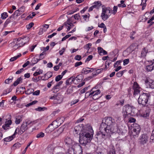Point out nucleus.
I'll return each mask as SVG.
<instances>
[{"instance_id":"nucleus-1","label":"nucleus","mask_w":154,"mask_h":154,"mask_svg":"<svg viewBox=\"0 0 154 154\" xmlns=\"http://www.w3.org/2000/svg\"><path fill=\"white\" fill-rule=\"evenodd\" d=\"M97 135H102V137L105 136H110L113 133H120L121 131L118 128L116 124L114 119L111 117H105L103 120Z\"/></svg>"},{"instance_id":"nucleus-2","label":"nucleus","mask_w":154,"mask_h":154,"mask_svg":"<svg viewBox=\"0 0 154 154\" xmlns=\"http://www.w3.org/2000/svg\"><path fill=\"white\" fill-rule=\"evenodd\" d=\"M93 135V131L91 127L89 125L86 126L83 131L79 134L80 144L87 148L89 147Z\"/></svg>"},{"instance_id":"nucleus-3","label":"nucleus","mask_w":154,"mask_h":154,"mask_svg":"<svg viewBox=\"0 0 154 154\" xmlns=\"http://www.w3.org/2000/svg\"><path fill=\"white\" fill-rule=\"evenodd\" d=\"M149 94L148 93H143L140 95L138 99V102L139 104L142 105L143 106H147Z\"/></svg>"},{"instance_id":"nucleus-4","label":"nucleus","mask_w":154,"mask_h":154,"mask_svg":"<svg viewBox=\"0 0 154 154\" xmlns=\"http://www.w3.org/2000/svg\"><path fill=\"white\" fill-rule=\"evenodd\" d=\"M132 112V107L128 105L123 106L122 109V113L124 118H128L131 115Z\"/></svg>"},{"instance_id":"nucleus-5","label":"nucleus","mask_w":154,"mask_h":154,"mask_svg":"<svg viewBox=\"0 0 154 154\" xmlns=\"http://www.w3.org/2000/svg\"><path fill=\"white\" fill-rule=\"evenodd\" d=\"M32 122L30 121L23 122L20 127V128H17L15 131L19 134H21L26 131L28 128V125L30 124Z\"/></svg>"},{"instance_id":"nucleus-6","label":"nucleus","mask_w":154,"mask_h":154,"mask_svg":"<svg viewBox=\"0 0 154 154\" xmlns=\"http://www.w3.org/2000/svg\"><path fill=\"white\" fill-rule=\"evenodd\" d=\"M131 129L132 135L136 136L138 135L140 131V128L138 124L135 123L132 126Z\"/></svg>"},{"instance_id":"nucleus-7","label":"nucleus","mask_w":154,"mask_h":154,"mask_svg":"<svg viewBox=\"0 0 154 154\" xmlns=\"http://www.w3.org/2000/svg\"><path fill=\"white\" fill-rule=\"evenodd\" d=\"M65 143L68 145L70 148H74L75 146L76 145V143L72 140L70 137H67L65 139Z\"/></svg>"},{"instance_id":"nucleus-8","label":"nucleus","mask_w":154,"mask_h":154,"mask_svg":"<svg viewBox=\"0 0 154 154\" xmlns=\"http://www.w3.org/2000/svg\"><path fill=\"white\" fill-rule=\"evenodd\" d=\"M50 98L51 99H54L55 103H60L63 100L62 96L60 94L51 97Z\"/></svg>"},{"instance_id":"nucleus-9","label":"nucleus","mask_w":154,"mask_h":154,"mask_svg":"<svg viewBox=\"0 0 154 154\" xmlns=\"http://www.w3.org/2000/svg\"><path fill=\"white\" fill-rule=\"evenodd\" d=\"M88 125H89L87 124L84 126V125H83L82 124H80L78 125H77L75 127L74 129L75 133L78 134L79 132L80 131H81L80 133H81L83 131L85 126Z\"/></svg>"},{"instance_id":"nucleus-10","label":"nucleus","mask_w":154,"mask_h":154,"mask_svg":"<svg viewBox=\"0 0 154 154\" xmlns=\"http://www.w3.org/2000/svg\"><path fill=\"white\" fill-rule=\"evenodd\" d=\"M133 87L134 89V97L140 93V91L139 89L140 88L136 82L134 83Z\"/></svg>"},{"instance_id":"nucleus-11","label":"nucleus","mask_w":154,"mask_h":154,"mask_svg":"<svg viewBox=\"0 0 154 154\" xmlns=\"http://www.w3.org/2000/svg\"><path fill=\"white\" fill-rule=\"evenodd\" d=\"M63 129L64 128L63 127H60L59 128L57 131H55L53 134V137H58L63 132Z\"/></svg>"},{"instance_id":"nucleus-12","label":"nucleus","mask_w":154,"mask_h":154,"mask_svg":"<svg viewBox=\"0 0 154 154\" xmlns=\"http://www.w3.org/2000/svg\"><path fill=\"white\" fill-rule=\"evenodd\" d=\"M147 136L145 134H142L140 139V142L141 144L143 145L147 141Z\"/></svg>"},{"instance_id":"nucleus-13","label":"nucleus","mask_w":154,"mask_h":154,"mask_svg":"<svg viewBox=\"0 0 154 154\" xmlns=\"http://www.w3.org/2000/svg\"><path fill=\"white\" fill-rule=\"evenodd\" d=\"M12 123V121L11 120L6 119V121L5 124L2 126V128L4 130H7L10 127V125Z\"/></svg>"},{"instance_id":"nucleus-14","label":"nucleus","mask_w":154,"mask_h":154,"mask_svg":"<svg viewBox=\"0 0 154 154\" xmlns=\"http://www.w3.org/2000/svg\"><path fill=\"white\" fill-rule=\"evenodd\" d=\"M152 81L150 79H146L145 81V83L147 87L152 89L154 88V85Z\"/></svg>"},{"instance_id":"nucleus-15","label":"nucleus","mask_w":154,"mask_h":154,"mask_svg":"<svg viewBox=\"0 0 154 154\" xmlns=\"http://www.w3.org/2000/svg\"><path fill=\"white\" fill-rule=\"evenodd\" d=\"M29 38L28 37H25L23 38H19L17 39V41H20L22 42L21 44L23 45H25L27 42H28L29 40Z\"/></svg>"},{"instance_id":"nucleus-16","label":"nucleus","mask_w":154,"mask_h":154,"mask_svg":"<svg viewBox=\"0 0 154 154\" xmlns=\"http://www.w3.org/2000/svg\"><path fill=\"white\" fill-rule=\"evenodd\" d=\"M95 89L94 88H92L91 91V93L90 94H89L88 95V96H89L91 95H94V96H97L99 94H100V91L99 90H95Z\"/></svg>"},{"instance_id":"nucleus-17","label":"nucleus","mask_w":154,"mask_h":154,"mask_svg":"<svg viewBox=\"0 0 154 154\" xmlns=\"http://www.w3.org/2000/svg\"><path fill=\"white\" fill-rule=\"evenodd\" d=\"M20 12H19L18 10L15 11L14 14L10 17L9 18L10 19H12V20H13V19L16 18L17 16H20L22 14Z\"/></svg>"},{"instance_id":"nucleus-18","label":"nucleus","mask_w":154,"mask_h":154,"mask_svg":"<svg viewBox=\"0 0 154 154\" xmlns=\"http://www.w3.org/2000/svg\"><path fill=\"white\" fill-rule=\"evenodd\" d=\"M97 50L98 53L100 55H103L107 54V52L100 47H98L97 48Z\"/></svg>"},{"instance_id":"nucleus-19","label":"nucleus","mask_w":154,"mask_h":154,"mask_svg":"<svg viewBox=\"0 0 154 154\" xmlns=\"http://www.w3.org/2000/svg\"><path fill=\"white\" fill-rule=\"evenodd\" d=\"M55 128H55L51 123L46 128L45 130L48 133H50L54 131Z\"/></svg>"},{"instance_id":"nucleus-20","label":"nucleus","mask_w":154,"mask_h":154,"mask_svg":"<svg viewBox=\"0 0 154 154\" xmlns=\"http://www.w3.org/2000/svg\"><path fill=\"white\" fill-rule=\"evenodd\" d=\"M110 16V15L107 14L106 13H105V11H102L101 17L102 20L105 21L108 19Z\"/></svg>"},{"instance_id":"nucleus-21","label":"nucleus","mask_w":154,"mask_h":154,"mask_svg":"<svg viewBox=\"0 0 154 154\" xmlns=\"http://www.w3.org/2000/svg\"><path fill=\"white\" fill-rule=\"evenodd\" d=\"M17 133V132H16V131H15L14 134L11 136L8 137H6L4 139V140L5 141L9 142L12 140L15 137V135Z\"/></svg>"},{"instance_id":"nucleus-22","label":"nucleus","mask_w":154,"mask_h":154,"mask_svg":"<svg viewBox=\"0 0 154 154\" xmlns=\"http://www.w3.org/2000/svg\"><path fill=\"white\" fill-rule=\"evenodd\" d=\"M72 82H74V79L73 76L69 78L67 80L66 83V85H69L72 84Z\"/></svg>"},{"instance_id":"nucleus-23","label":"nucleus","mask_w":154,"mask_h":154,"mask_svg":"<svg viewBox=\"0 0 154 154\" xmlns=\"http://www.w3.org/2000/svg\"><path fill=\"white\" fill-rule=\"evenodd\" d=\"M66 154H78L73 148H69L68 150V152Z\"/></svg>"},{"instance_id":"nucleus-24","label":"nucleus","mask_w":154,"mask_h":154,"mask_svg":"<svg viewBox=\"0 0 154 154\" xmlns=\"http://www.w3.org/2000/svg\"><path fill=\"white\" fill-rule=\"evenodd\" d=\"M23 117V116H17L16 118V120L15 121V123L16 124H19L20 123L21 121H22L21 119Z\"/></svg>"},{"instance_id":"nucleus-25","label":"nucleus","mask_w":154,"mask_h":154,"mask_svg":"<svg viewBox=\"0 0 154 154\" xmlns=\"http://www.w3.org/2000/svg\"><path fill=\"white\" fill-rule=\"evenodd\" d=\"M154 65H153V63L150 65H148L146 66V70L147 71H152L153 69Z\"/></svg>"},{"instance_id":"nucleus-26","label":"nucleus","mask_w":154,"mask_h":154,"mask_svg":"<svg viewBox=\"0 0 154 154\" xmlns=\"http://www.w3.org/2000/svg\"><path fill=\"white\" fill-rule=\"evenodd\" d=\"M88 69H91L90 70H87L86 69L83 68L82 70V73L85 74H87L89 72H92L94 70V68H87Z\"/></svg>"},{"instance_id":"nucleus-27","label":"nucleus","mask_w":154,"mask_h":154,"mask_svg":"<svg viewBox=\"0 0 154 154\" xmlns=\"http://www.w3.org/2000/svg\"><path fill=\"white\" fill-rule=\"evenodd\" d=\"M22 79L21 78V77L18 78L15 81L13 84V85L16 86L17 85L19 84L20 83V82H22Z\"/></svg>"},{"instance_id":"nucleus-28","label":"nucleus","mask_w":154,"mask_h":154,"mask_svg":"<svg viewBox=\"0 0 154 154\" xmlns=\"http://www.w3.org/2000/svg\"><path fill=\"white\" fill-rule=\"evenodd\" d=\"M63 117L58 118L57 119V122L58 126H60L63 122Z\"/></svg>"},{"instance_id":"nucleus-29","label":"nucleus","mask_w":154,"mask_h":154,"mask_svg":"<svg viewBox=\"0 0 154 154\" xmlns=\"http://www.w3.org/2000/svg\"><path fill=\"white\" fill-rule=\"evenodd\" d=\"M148 52L147 50H146L145 48H144L142 51L141 53V57H143L146 56V54Z\"/></svg>"},{"instance_id":"nucleus-30","label":"nucleus","mask_w":154,"mask_h":154,"mask_svg":"<svg viewBox=\"0 0 154 154\" xmlns=\"http://www.w3.org/2000/svg\"><path fill=\"white\" fill-rule=\"evenodd\" d=\"M138 46L136 44H133L131 45L130 47L131 49L132 50V51H133L136 50V48H137V47Z\"/></svg>"},{"instance_id":"nucleus-31","label":"nucleus","mask_w":154,"mask_h":154,"mask_svg":"<svg viewBox=\"0 0 154 154\" xmlns=\"http://www.w3.org/2000/svg\"><path fill=\"white\" fill-rule=\"evenodd\" d=\"M103 68H101L97 69L96 70L95 72L92 73L93 76H94V75H96L97 74H98L99 73L101 72L103 70Z\"/></svg>"},{"instance_id":"nucleus-32","label":"nucleus","mask_w":154,"mask_h":154,"mask_svg":"<svg viewBox=\"0 0 154 154\" xmlns=\"http://www.w3.org/2000/svg\"><path fill=\"white\" fill-rule=\"evenodd\" d=\"M105 11V13H106V12L107 11L109 12V13H110L111 12V9L109 7H107V8L105 7H103L102 8V11Z\"/></svg>"},{"instance_id":"nucleus-33","label":"nucleus","mask_w":154,"mask_h":154,"mask_svg":"<svg viewBox=\"0 0 154 154\" xmlns=\"http://www.w3.org/2000/svg\"><path fill=\"white\" fill-rule=\"evenodd\" d=\"M23 45H22V44L21 43H19L18 44H17L14 45V49L15 50L23 46Z\"/></svg>"},{"instance_id":"nucleus-34","label":"nucleus","mask_w":154,"mask_h":154,"mask_svg":"<svg viewBox=\"0 0 154 154\" xmlns=\"http://www.w3.org/2000/svg\"><path fill=\"white\" fill-rule=\"evenodd\" d=\"M38 62V60H37V58H33L31 61V64L32 66L34 65L36 63Z\"/></svg>"},{"instance_id":"nucleus-35","label":"nucleus","mask_w":154,"mask_h":154,"mask_svg":"<svg viewBox=\"0 0 154 154\" xmlns=\"http://www.w3.org/2000/svg\"><path fill=\"white\" fill-rule=\"evenodd\" d=\"M34 91V90L32 88L28 89L27 90L25 91V94L27 95H29L31 94L32 93H33V92Z\"/></svg>"},{"instance_id":"nucleus-36","label":"nucleus","mask_w":154,"mask_h":154,"mask_svg":"<svg viewBox=\"0 0 154 154\" xmlns=\"http://www.w3.org/2000/svg\"><path fill=\"white\" fill-rule=\"evenodd\" d=\"M108 154H116L115 151L113 146L111 147V149Z\"/></svg>"},{"instance_id":"nucleus-37","label":"nucleus","mask_w":154,"mask_h":154,"mask_svg":"<svg viewBox=\"0 0 154 154\" xmlns=\"http://www.w3.org/2000/svg\"><path fill=\"white\" fill-rule=\"evenodd\" d=\"M59 88V87L57 85H56L53 88L52 91L54 92H57L58 91Z\"/></svg>"},{"instance_id":"nucleus-38","label":"nucleus","mask_w":154,"mask_h":154,"mask_svg":"<svg viewBox=\"0 0 154 154\" xmlns=\"http://www.w3.org/2000/svg\"><path fill=\"white\" fill-rule=\"evenodd\" d=\"M21 54H20L19 55L17 56H15L14 57L11 58L10 59V61L11 62L14 61V60H16L18 58L20 57V56H21Z\"/></svg>"},{"instance_id":"nucleus-39","label":"nucleus","mask_w":154,"mask_h":154,"mask_svg":"<svg viewBox=\"0 0 154 154\" xmlns=\"http://www.w3.org/2000/svg\"><path fill=\"white\" fill-rule=\"evenodd\" d=\"M94 4V5H95L96 8L97 9H98L101 5V2L99 1L95 2Z\"/></svg>"},{"instance_id":"nucleus-40","label":"nucleus","mask_w":154,"mask_h":154,"mask_svg":"<svg viewBox=\"0 0 154 154\" xmlns=\"http://www.w3.org/2000/svg\"><path fill=\"white\" fill-rule=\"evenodd\" d=\"M1 16L2 19H5L8 17V15L7 13L4 12L2 14Z\"/></svg>"},{"instance_id":"nucleus-41","label":"nucleus","mask_w":154,"mask_h":154,"mask_svg":"<svg viewBox=\"0 0 154 154\" xmlns=\"http://www.w3.org/2000/svg\"><path fill=\"white\" fill-rule=\"evenodd\" d=\"M51 124L55 128H57L59 126H58L57 122V119L56 120L54 121Z\"/></svg>"},{"instance_id":"nucleus-42","label":"nucleus","mask_w":154,"mask_h":154,"mask_svg":"<svg viewBox=\"0 0 154 154\" xmlns=\"http://www.w3.org/2000/svg\"><path fill=\"white\" fill-rule=\"evenodd\" d=\"M154 19V15L152 16L151 18L149 19L147 22V23H150V24H149V26L152 25L153 23L154 22H152V21Z\"/></svg>"},{"instance_id":"nucleus-43","label":"nucleus","mask_w":154,"mask_h":154,"mask_svg":"<svg viewBox=\"0 0 154 154\" xmlns=\"http://www.w3.org/2000/svg\"><path fill=\"white\" fill-rule=\"evenodd\" d=\"M154 19V15L152 16L151 18L149 19L147 22V23H150V24H149V26L152 25L153 23L154 22H152V21Z\"/></svg>"},{"instance_id":"nucleus-44","label":"nucleus","mask_w":154,"mask_h":154,"mask_svg":"<svg viewBox=\"0 0 154 154\" xmlns=\"http://www.w3.org/2000/svg\"><path fill=\"white\" fill-rule=\"evenodd\" d=\"M44 136L45 134L43 133L42 132H40L37 135L36 137L37 138H41L43 137Z\"/></svg>"},{"instance_id":"nucleus-45","label":"nucleus","mask_w":154,"mask_h":154,"mask_svg":"<svg viewBox=\"0 0 154 154\" xmlns=\"http://www.w3.org/2000/svg\"><path fill=\"white\" fill-rule=\"evenodd\" d=\"M42 72L43 71L42 70L39 69L38 72H35L33 74V75L35 76H36L38 75H40V74H42Z\"/></svg>"},{"instance_id":"nucleus-46","label":"nucleus","mask_w":154,"mask_h":154,"mask_svg":"<svg viewBox=\"0 0 154 154\" xmlns=\"http://www.w3.org/2000/svg\"><path fill=\"white\" fill-rule=\"evenodd\" d=\"M52 73L51 72H47L45 74V76H47L48 77V78H49L51 77L52 76Z\"/></svg>"},{"instance_id":"nucleus-47","label":"nucleus","mask_w":154,"mask_h":154,"mask_svg":"<svg viewBox=\"0 0 154 154\" xmlns=\"http://www.w3.org/2000/svg\"><path fill=\"white\" fill-rule=\"evenodd\" d=\"M34 25V23L33 22L30 23L29 24L26 26V27L28 29H30Z\"/></svg>"},{"instance_id":"nucleus-48","label":"nucleus","mask_w":154,"mask_h":154,"mask_svg":"<svg viewBox=\"0 0 154 154\" xmlns=\"http://www.w3.org/2000/svg\"><path fill=\"white\" fill-rule=\"evenodd\" d=\"M113 10L112 11V14L114 15L116 14V13L117 12L118 8L117 6H115L113 7Z\"/></svg>"},{"instance_id":"nucleus-49","label":"nucleus","mask_w":154,"mask_h":154,"mask_svg":"<svg viewBox=\"0 0 154 154\" xmlns=\"http://www.w3.org/2000/svg\"><path fill=\"white\" fill-rule=\"evenodd\" d=\"M62 78V75H59L57 76L55 78V81L56 82L59 81Z\"/></svg>"},{"instance_id":"nucleus-50","label":"nucleus","mask_w":154,"mask_h":154,"mask_svg":"<svg viewBox=\"0 0 154 154\" xmlns=\"http://www.w3.org/2000/svg\"><path fill=\"white\" fill-rule=\"evenodd\" d=\"M154 130L152 131L151 135L150 137V142L151 143H152L153 142V140L154 139V134L153 133V132L154 131Z\"/></svg>"},{"instance_id":"nucleus-51","label":"nucleus","mask_w":154,"mask_h":154,"mask_svg":"<svg viewBox=\"0 0 154 154\" xmlns=\"http://www.w3.org/2000/svg\"><path fill=\"white\" fill-rule=\"evenodd\" d=\"M47 108L45 107H39L35 109V110L37 111H41L44 110L45 109H46Z\"/></svg>"},{"instance_id":"nucleus-52","label":"nucleus","mask_w":154,"mask_h":154,"mask_svg":"<svg viewBox=\"0 0 154 154\" xmlns=\"http://www.w3.org/2000/svg\"><path fill=\"white\" fill-rule=\"evenodd\" d=\"M73 16L74 18L76 20H79V19L80 18V16L79 15V13L75 14Z\"/></svg>"},{"instance_id":"nucleus-53","label":"nucleus","mask_w":154,"mask_h":154,"mask_svg":"<svg viewBox=\"0 0 154 154\" xmlns=\"http://www.w3.org/2000/svg\"><path fill=\"white\" fill-rule=\"evenodd\" d=\"M91 43H89L87 44H86L85 47V48L88 49V50L91 47Z\"/></svg>"},{"instance_id":"nucleus-54","label":"nucleus","mask_w":154,"mask_h":154,"mask_svg":"<svg viewBox=\"0 0 154 154\" xmlns=\"http://www.w3.org/2000/svg\"><path fill=\"white\" fill-rule=\"evenodd\" d=\"M122 62V61L120 60L118 61L116 63H115L114 64V67H117L118 65H119L120 63Z\"/></svg>"},{"instance_id":"nucleus-55","label":"nucleus","mask_w":154,"mask_h":154,"mask_svg":"<svg viewBox=\"0 0 154 154\" xmlns=\"http://www.w3.org/2000/svg\"><path fill=\"white\" fill-rule=\"evenodd\" d=\"M13 78V77L11 79H8L5 80V82L6 84H9L10 82H12V80Z\"/></svg>"},{"instance_id":"nucleus-56","label":"nucleus","mask_w":154,"mask_h":154,"mask_svg":"<svg viewBox=\"0 0 154 154\" xmlns=\"http://www.w3.org/2000/svg\"><path fill=\"white\" fill-rule=\"evenodd\" d=\"M81 59V56L80 55H76L75 57V59L78 60H80Z\"/></svg>"},{"instance_id":"nucleus-57","label":"nucleus","mask_w":154,"mask_h":154,"mask_svg":"<svg viewBox=\"0 0 154 154\" xmlns=\"http://www.w3.org/2000/svg\"><path fill=\"white\" fill-rule=\"evenodd\" d=\"M79 101V99H76L72 101L71 102V105L72 106L73 105H74L76 103H77Z\"/></svg>"},{"instance_id":"nucleus-58","label":"nucleus","mask_w":154,"mask_h":154,"mask_svg":"<svg viewBox=\"0 0 154 154\" xmlns=\"http://www.w3.org/2000/svg\"><path fill=\"white\" fill-rule=\"evenodd\" d=\"M71 36V35H66L65 37H63L62 39V41H63L64 40H66V39L69 38Z\"/></svg>"},{"instance_id":"nucleus-59","label":"nucleus","mask_w":154,"mask_h":154,"mask_svg":"<svg viewBox=\"0 0 154 154\" xmlns=\"http://www.w3.org/2000/svg\"><path fill=\"white\" fill-rule=\"evenodd\" d=\"M21 146V144L19 143H17L13 145L14 147H15L16 148L19 147Z\"/></svg>"},{"instance_id":"nucleus-60","label":"nucleus","mask_w":154,"mask_h":154,"mask_svg":"<svg viewBox=\"0 0 154 154\" xmlns=\"http://www.w3.org/2000/svg\"><path fill=\"white\" fill-rule=\"evenodd\" d=\"M40 94V91L37 90L34 92H33V95H38Z\"/></svg>"},{"instance_id":"nucleus-61","label":"nucleus","mask_w":154,"mask_h":154,"mask_svg":"<svg viewBox=\"0 0 154 154\" xmlns=\"http://www.w3.org/2000/svg\"><path fill=\"white\" fill-rule=\"evenodd\" d=\"M32 14L31 15V14H30L29 16H28L27 17L28 18H32L34 16H35L36 14L35 12H32Z\"/></svg>"},{"instance_id":"nucleus-62","label":"nucleus","mask_w":154,"mask_h":154,"mask_svg":"<svg viewBox=\"0 0 154 154\" xmlns=\"http://www.w3.org/2000/svg\"><path fill=\"white\" fill-rule=\"evenodd\" d=\"M11 91V89L10 88H8L3 93V94H6L10 92Z\"/></svg>"},{"instance_id":"nucleus-63","label":"nucleus","mask_w":154,"mask_h":154,"mask_svg":"<svg viewBox=\"0 0 154 154\" xmlns=\"http://www.w3.org/2000/svg\"><path fill=\"white\" fill-rule=\"evenodd\" d=\"M136 121L135 119L131 117L129 119V122L130 123L134 122Z\"/></svg>"},{"instance_id":"nucleus-64","label":"nucleus","mask_w":154,"mask_h":154,"mask_svg":"<svg viewBox=\"0 0 154 154\" xmlns=\"http://www.w3.org/2000/svg\"><path fill=\"white\" fill-rule=\"evenodd\" d=\"M129 62V60L128 59H126L123 61V65H125L127 64Z\"/></svg>"}]
</instances>
